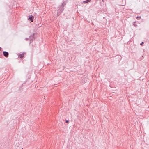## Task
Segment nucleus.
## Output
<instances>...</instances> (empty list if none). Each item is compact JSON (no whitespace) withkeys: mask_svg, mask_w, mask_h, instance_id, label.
Wrapping results in <instances>:
<instances>
[{"mask_svg":"<svg viewBox=\"0 0 149 149\" xmlns=\"http://www.w3.org/2000/svg\"><path fill=\"white\" fill-rule=\"evenodd\" d=\"M102 1H103V0H102Z\"/></svg>","mask_w":149,"mask_h":149,"instance_id":"10","label":"nucleus"},{"mask_svg":"<svg viewBox=\"0 0 149 149\" xmlns=\"http://www.w3.org/2000/svg\"><path fill=\"white\" fill-rule=\"evenodd\" d=\"M69 122V121L68 120H66V123H68Z\"/></svg>","mask_w":149,"mask_h":149,"instance_id":"7","label":"nucleus"},{"mask_svg":"<svg viewBox=\"0 0 149 149\" xmlns=\"http://www.w3.org/2000/svg\"><path fill=\"white\" fill-rule=\"evenodd\" d=\"M8 53L5 51L3 52V54L4 56L6 57H8Z\"/></svg>","mask_w":149,"mask_h":149,"instance_id":"1","label":"nucleus"},{"mask_svg":"<svg viewBox=\"0 0 149 149\" xmlns=\"http://www.w3.org/2000/svg\"><path fill=\"white\" fill-rule=\"evenodd\" d=\"M144 43V42H142L141 44H140V45H143V44Z\"/></svg>","mask_w":149,"mask_h":149,"instance_id":"6","label":"nucleus"},{"mask_svg":"<svg viewBox=\"0 0 149 149\" xmlns=\"http://www.w3.org/2000/svg\"><path fill=\"white\" fill-rule=\"evenodd\" d=\"M29 19H30L31 22H33V21L34 17L33 16H32V15H31L30 16H29Z\"/></svg>","mask_w":149,"mask_h":149,"instance_id":"2","label":"nucleus"},{"mask_svg":"<svg viewBox=\"0 0 149 149\" xmlns=\"http://www.w3.org/2000/svg\"><path fill=\"white\" fill-rule=\"evenodd\" d=\"M133 25L135 27H137V25L135 23V22H134L133 23Z\"/></svg>","mask_w":149,"mask_h":149,"instance_id":"5","label":"nucleus"},{"mask_svg":"<svg viewBox=\"0 0 149 149\" xmlns=\"http://www.w3.org/2000/svg\"><path fill=\"white\" fill-rule=\"evenodd\" d=\"M141 18V17H137V18Z\"/></svg>","mask_w":149,"mask_h":149,"instance_id":"8","label":"nucleus"},{"mask_svg":"<svg viewBox=\"0 0 149 149\" xmlns=\"http://www.w3.org/2000/svg\"><path fill=\"white\" fill-rule=\"evenodd\" d=\"M24 56V54H20L19 55V57L20 58H22Z\"/></svg>","mask_w":149,"mask_h":149,"instance_id":"4","label":"nucleus"},{"mask_svg":"<svg viewBox=\"0 0 149 149\" xmlns=\"http://www.w3.org/2000/svg\"><path fill=\"white\" fill-rule=\"evenodd\" d=\"M1 47H0V50H1Z\"/></svg>","mask_w":149,"mask_h":149,"instance_id":"9","label":"nucleus"},{"mask_svg":"<svg viewBox=\"0 0 149 149\" xmlns=\"http://www.w3.org/2000/svg\"><path fill=\"white\" fill-rule=\"evenodd\" d=\"M91 0H86V1H83L84 3H87L91 1Z\"/></svg>","mask_w":149,"mask_h":149,"instance_id":"3","label":"nucleus"}]
</instances>
